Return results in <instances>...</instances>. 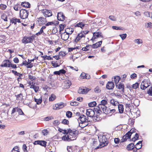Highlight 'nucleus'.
<instances>
[{
  "label": "nucleus",
  "instance_id": "nucleus-44",
  "mask_svg": "<svg viewBox=\"0 0 152 152\" xmlns=\"http://www.w3.org/2000/svg\"><path fill=\"white\" fill-rule=\"evenodd\" d=\"M66 115L67 117L71 118L72 117V113L70 111H68L66 112Z\"/></svg>",
  "mask_w": 152,
  "mask_h": 152
},
{
  "label": "nucleus",
  "instance_id": "nucleus-39",
  "mask_svg": "<svg viewBox=\"0 0 152 152\" xmlns=\"http://www.w3.org/2000/svg\"><path fill=\"white\" fill-rule=\"evenodd\" d=\"M56 98L55 95L53 94H52L51 96L49 98V101H52L54 100Z\"/></svg>",
  "mask_w": 152,
  "mask_h": 152
},
{
  "label": "nucleus",
  "instance_id": "nucleus-59",
  "mask_svg": "<svg viewBox=\"0 0 152 152\" xmlns=\"http://www.w3.org/2000/svg\"><path fill=\"white\" fill-rule=\"evenodd\" d=\"M147 93L150 96H152V88L151 87L147 92Z\"/></svg>",
  "mask_w": 152,
  "mask_h": 152
},
{
  "label": "nucleus",
  "instance_id": "nucleus-62",
  "mask_svg": "<svg viewBox=\"0 0 152 152\" xmlns=\"http://www.w3.org/2000/svg\"><path fill=\"white\" fill-rule=\"evenodd\" d=\"M53 124L55 126H58L60 124V122L59 121H58L56 120L54 121L53 122Z\"/></svg>",
  "mask_w": 152,
  "mask_h": 152
},
{
  "label": "nucleus",
  "instance_id": "nucleus-8",
  "mask_svg": "<svg viewBox=\"0 0 152 152\" xmlns=\"http://www.w3.org/2000/svg\"><path fill=\"white\" fill-rule=\"evenodd\" d=\"M99 37H101L102 38L103 37V36L101 32H94L93 34V37L91 40H92L93 42H94L93 41L95 39L98 38Z\"/></svg>",
  "mask_w": 152,
  "mask_h": 152
},
{
  "label": "nucleus",
  "instance_id": "nucleus-2",
  "mask_svg": "<svg viewBox=\"0 0 152 152\" xmlns=\"http://www.w3.org/2000/svg\"><path fill=\"white\" fill-rule=\"evenodd\" d=\"M99 142L100 143V146H97L95 148V149H98L99 148L100 146H102V147L106 145H107L108 142L107 139L106 138L105 135H99L98 137Z\"/></svg>",
  "mask_w": 152,
  "mask_h": 152
},
{
  "label": "nucleus",
  "instance_id": "nucleus-37",
  "mask_svg": "<svg viewBox=\"0 0 152 152\" xmlns=\"http://www.w3.org/2000/svg\"><path fill=\"white\" fill-rule=\"evenodd\" d=\"M30 88H33L35 92H37L38 90L39 87L38 86H36L34 85H31Z\"/></svg>",
  "mask_w": 152,
  "mask_h": 152
},
{
  "label": "nucleus",
  "instance_id": "nucleus-35",
  "mask_svg": "<svg viewBox=\"0 0 152 152\" xmlns=\"http://www.w3.org/2000/svg\"><path fill=\"white\" fill-rule=\"evenodd\" d=\"M84 24L81 22L77 23L75 26V27H80L81 28H82L84 26Z\"/></svg>",
  "mask_w": 152,
  "mask_h": 152
},
{
  "label": "nucleus",
  "instance_id": "nucleus-43",
  "mask_svg": "<svg viewBox=\"0 0 152 152\" xmlns=\"http://www.w3.org/2000/svg\"><path fill=\"white\" fill-rule=\"evenodd\" d=\"M134 41L137 44L139 45L142 43V41L141 39H137L134 40Z\"/></svg>",
  "mask_w": 152,
  "mask_h": 152
},
{
  "label": "nucleus",
  "instance_id": "nucleus-14",
  "mask_svg": "<svg viewBox=\"0 0 152 152\" xmlns=\"http://www.w3.org/2000/svg\"><path fill=\"white\" fill-rule=\"evenodd\" d=\"M47 142L43 140H38L34 142V145H41L44 146V147H45L46 146Z\"/></svg>",
  "mask_w": 152,
  "mask_h": 152
},
{
  "label": "nucleus",
  "instance_id": "nucleus-4",
  "mask_svg": "<svg viewBox=\"0 0 152 152\" xmlns=\"http://www.w3.org/2000/svg\"><path fill=\"white\" fill-rule=\"evenodd\" d=\"M35 37V36L34 35L29 37L25 36L23 37L22 40V42L25 44L27 43H32Z\"/></svg>",
  "mask_w": 152,
  "mask_h": 152
},
{
  "label": "nucleus",
  "instance_id": "nucleus-40",
  "mask_svg": "<svg viewBox=\"0 0 152 152\" xmlns=\"http://www.w3.org/2000/svg\"><path fill=\"white\" fill-rule=\"evenodd\" d=\"M96 104V103L95 101H93L90 102L88 103V106L89 107H93Z\"/></svg>",
  "mask_w": 152,
  "mask_h": 152
},
{
  "label": "nucleus",
  "instance_id": "nucleus-24",
  "mask_svg": "<svg viewBox=\"0 0 152 152\" xmlns=\"http://www.w3.org/2000/svg\"><path fill=\"white\" fill-rule=\"evenodd\" d=\"M64 86L66 87V88H68L71 85L72 83L71 81L69 80H66L64 82Z\"/></svg>",
  "mask_w": 152,
  "mask_h": 152
},
{
  "label": "nucleus",
  "instance_id": "nucleus-6",
  "mask_svg": "<svg viewBox=\"0 0 152 152\" xmlns=\"http://www.w3.org/2000/svg\"><path fill=\"white\" fill-rule=\"evenodd\" d=\"M28 12L25 9H21L20 12V16L22 19L26 18L28 16Z\"/></svg>",
  "mask_w": 152,
  "mask_h": 152
},
{
  "label": "nucleus",
  "instance_id": "nucleus-34",
  "mask_svg": "<svg viewBox=\"0 0 152 152\" xmlns=\"http://www.w3.org/2000/svg\"><path fill=\"white\" fill-rule=\"evenodd\" d=\"M15 96L16 97V99L18 100H22L23 99V95L21 93L15 95Z\"/></svg>",
  "mask_w": 152,
  "mask_h": 152
},
{
  "label": "nucleus",
  "instance_id": "nucleus-3",
  "mask_svg": "<svg viewBox=\"0 0 152 152\" xmlns=\"http://www.w3.org/2000/svg\"><path fill=\"white\" fill-rule=\"evenodd\" d=\"M136 132L135 129L134 128L132 129L129 131L124 136L121 140V142H125L128 139L131 138L132 134Z\"/></svg>",
  "mask_w": 152,
  "mask_h": 152
},
{
  "label": "nucleus",
  "instance_id": "nucleus-53",
  "mask_svg": "<svg viewBox=\"0 0 152 152\" xmlns=\"http://www.w3.org/2000/svg\"><path fill=\"white\" fill-rule=\"evenodd\" d=\"M26 65H28L27 66V68H31L33 67L32 64L31 63V62L30 61V62H28L26 64Z\"/></svg>",
  "mask_w": 152,
  "mask_h": 152
},
{
  "label": "nucleus",
  "instance_id": "nucleus-18",
  "mask_svg": "<svg viewBox=\"0 0 152 152\" xmlns=\"http://www.w3.org/2000/svg\"><path fill=\"white\" fill-rule=\"evenodd\" d=\"M65 16L61 12H59L57 15V18L58 20L63 21L64 19Z\"/></svg>",
  "mask_w": 152,
  "mask_h": 152
},
{
  "label": "nucleus",
  "instance_id": "nucleus-60",
  "mask_svg": "<svg viewBox=\"0 0 152 152\" xmlns=\"http://www.w3.org/2000/svg\"><path fill=\"white\" fill-rule=\"evenodd\" d=\"M58 104H56L55 105H53V110H58Z\"/></svg>",
  "mask_w": 152,
  "mask_h": 152
},
{
  "label": "nucleus",
  "instance_id": "nucleus-25",
  "mask_svg": "<svg viewBox=\"0 0 152 152\" xmlns=\"http://www.w3.org/2000/svg\"><path fill=\"white\" fill-rule=\"evenodd\" d=\"M21 6L23 7L29 8L30 7V4L27 2H22L21 4Z\"/></svg>",
  "mask_w": 152,
  "mask_h": 152
},
{
  "label": "nucleus",
  "instance_id": "nucleus-48",
  "mask_svg": "<svg viewBox=\"0 0 152 152\" xmlns=\"http://www.w3.org/2000/svg\"><path fill=\"white\" fill-rule=\"evenodd\" d=\"M148 82L146 80L143 81L142 82V83H143V84L145 85V87H146V88L149 86L150 83H149L148 84Z\"/></svg>",
  "mask_w": 152,
  "mask_h": 152
},
{
  "label": "nucleus",
  "instance_id": "nucleus-57",
  "mask_svg": "<svg viewBox=\"0 0 152 152\" xmlns=\"http://www.w3.org/2000/svg\"><path fill=\"white\" fill-rule=\"evenodd\" d=\"M20 5L18 4H16L13 7L14 9L16 11H18V8L19 7H20Z\"/></svg>",
  "mask_w": 152,
  "mask_h": 152
},
{
  "label": "nucleus",
  "instance_id": "nucleus-32",
  "mask_svg": "<svg viewBox=\"0 0 152 152\" xmlns=\"http://www.w3.org/2000/svg\"><path fill=\"white\" fill-rule=\"evenodd\" d=\"M74 31V28H67V34L69 35V34H72Z\"/></svg>",
  "mask_w": 152,
  "mask_h": 152
},
{
  "label": "nucleus",
  "instance_id": "nucleus-58",
  "mask_svg": "<svg viewBox=\"0 0 152 152\" xmlns=\"http://www.w3.org/2000/svg\"><path fill=\"white\" fill-rule=\"evenodd\" d=\"M61 123L63 124L67 125L68 124H69V122L67 120H66V119H64L63 120V121H62Z\"/></svg>",
  "mask_w": 152,
  "mask_h": 152
},
{
  "label": "nucleus",
  "instance_id": "nucleus-30",
  "mask_svg": "<svg viewBox=\"0 0 152 152\" xmlns=\"http://www.w3.org/2000/svg\"><path fill=\"white\" fill-rule=\"evenodd\" d=\"M1 18L4 21L7 22V16L5 13H3L2 14L1 16Z\"/></svg>",
  "mask_w": 152,
  "mask_h": 152
},
{
  "label": "nucleus",
  "instance_id": "nucleus-26",
  "mask_svg": "<svg viewBox=\"0 0 152 152\" xmlns=\"http://www.w3.org/2000/svg\"><path fill=\"white\" fill-rule=\"evenodd\" d=\"M134 144L133 143H132L129 144L127 146L126 149L128 151L132 150L134 148Z\"/></svg>",
  "mask_w": 152,
  "mask_h": 152
},
{
  "label": "nucleus",
  "instance_id": "nucleus-19",
  "mask_svg": "<svg viewBox=\"0 0 152 152\" xmlns=\"http://www.w3.org/2000/svg\"><path fill=\"white\" fill-rule=\"evenodd\" d=\"M116 87L118 89H119L123 92L124 91V85L123 84L121 83H119V84H115Z\"/></svg>",
  "mask_w": 152,
  "mask_h": 152
},
{
  "label": "nucleus",
  "instance_id": "nucleus-29",
  "mask_svg": "<svg viewBox=\"0 0 152 152\" xmlns=\"http://www.w3.org/2000/svg\"><path fill=\"white\" fill-rule=\"evenodd\" d=\"M142 141H139L135 145V148L137 149H139L142 147Z\"/></svg>",
  "mask_w": 152,
  "mask_h": 152
},
{
  "label": "nucleus",
  "instance_id": "nucleus-23",
  "mask_svg": "<svg viewBox=\"0 0 152 152\" xmlns=\"http://www.w3.org/2000/svg\"><path fill=\"white\" fill-rule=\"evenodd\" d=\"M119 112L120 113H123L124 110V106L122 104H118V105Z\"/></svg>",
  "mask_w": 152,
  "mask_h": 152
},
{
  "label": "nucleus",
  "instance_id": "nucleus-31",
  "mask_svg": "<svg viewBox=\"0 0 152 152\" xmlns=\"http://www.w3.org/2000/svg\"><path fill=\"white\" fill-rule=\"evenodd\" d=\"M110 103L112 105L114 106H118L119 104L118 102L115 101L114 99H111L110 100Z\"/></svg>",
  "mask_w": 152,
  "mask_h": 152
},
{
  "label": "nucleus",
  "instance_id": "nucleus-61",
  "mask_svg": "<svg viewBox=\"0 0 152 152\" xmlns=\"http://www.w3.org/2000/svg\"><path fill=\"white\" fill-rule=\"evenodd\" d=\"M55 24V22H48L45 24V26H48L50 25H52Z\"/></svg>",
  "mask_w": 152,
  "mask_h": 152
},
{
  "label": "nucleus",
  "instance_id": "nucleus-33",
  "mask_svg": "<svg viewBox=\"0 0 152 152\" xmlns=\"http://www.w3.org/2000/svg\"><path fill=\"white\" fill-rule=\"evenodd\" d=\"M66 27V25L65 24H60L59 25V27L60 28L59 33L60 34H61V31L63 30L64 28Z\"/></svg>",
  "mask_w": 152,
  "mask_h": 152
},
{
  "label": "nucleus",
  "instance_id": "nucleus-9",
  "mask_svg": "<svg viewBox=\"0 0 152 152\" xmlns=\"http://www.w3.org/2000/svg\"><path fill=\"white\" fill-rule=\"evenodd\" d=\"M41 12L46 17H49L52 15L51 11L46 9L42 10Z\"/></svg>",
  "mask_w": 152,
  "mask_h": 152
},
{
  "label": "nucleus",
  "instance_id": "nucleus-16",
  "mask_svg": "<svg viewBox=\"0 0 152 152\" xmlns=\"http://www.w3.org/2000/svg\"><path fill=\"white\" fill-rule=\"evenodd\" d=\"M85 35H83V33H81L78 34L77 35L76 38L75 39V40L74 42L75 43H77V42L79 41L81 38L83 37H85Z\"/></svg>",
  "mask_w": 152,
  "mask_h": 152
},
{
  "label": "nucleus",
  "instance_id": "nucleus-1",
  "mask_svg": "<svg viewBox=\"0 0 152 152\" xmlns=\"http://www.w3.org/2000/svg\"><path fill=\"white\" fill-rule=\"evenodd\" d=\"M68 133H67L62 137V140L65 141H70L75 140L78 135V131L77 130H72L71 129L68 130Z\"/></svg>",
  "mask_w": 152,
  "mask_h": 152
},
{
  "label": "nucleus",
  "instance_id": "nucleus-51",
  "mask_svg": "<svg viewBox=\"0 0 152 152\" xmlns=\"http://www.w3.org/2000/svg\"><path fill=\"white\" fill-rule=\"evenodd\" d=\"M119 36H120L121 37V39L122 40H124L126 37L127 34H120Z\"/></svg>",
  "mask_w": 152,
  "mask_h": 152
},
{
  "label": "nucleus",
  "instance_id": "nucleus-12",
  "mask_svg": "<svg viewBox=\"0 0 152 152\" xmlns=\"http://www.w3.org/2000/svg\"><path fill=\"white\" fill-rule=\"evenodd\" d=\"M78 119L82 122V124L85 123H87L88 120L86 119V117L84 115H80Z\"/></svg>",
  "mask_w": 152,
  "mask_h": 152
},
{
  "label": "nucleus",
  "instance_id": "nucleus-47",
  "mask_svg": "<svg viewBox=\"0 0 152 152\" xmlns=\"http://www.w3.org/2000/svg\"><path fill=\"white\" fill-rule=\"evenodd\" d=\"M58 110L61 109L63 108L64 105V104L63 102H61V103H58Z\"/></svg>",
  "mask_w": 152,
  "mask_h": 152
},
{
  "label": "nucleus",
  "instance_id": "nucleus-54",
  "mask_svg": "<svg viewBox=\"0 0 152 152\" xmlns=\"http://www.w3.org/2000/svg\"><path fill=\"white\" fill-rule=\"evenodd\" d=\"M107 102L105 99L102 100L101 102V103L99 104L105 105L107 104Z\"/></svg>",
  "mask_w": 152,
  "mask_h": 152
},
{
  "label": "nucleus",
  "instance_id": "nucleus-38",
  "mask_svg": "<svg viewBox=\"0 0 152 152\" xmlns=\"http://www.w3.org/2000/svg\"><path fill=\"white\" fill-rule=\"evenodd\" d=\"M34 101L36 102L37 103V104H41L42 101V98H39V99H37L36 98H34Z\"/></svg>",
  "mask_w": 152,
  "mask_h": 152
},
{
  "label": "nucleus",
  "instance_id": "nucleus-7",
  "mask_svg": "<svg viewBox=\"0 0 152 152\" xmlns=\"http://www.w3.org/2000/svg\"><path fill=\"white\" fill-rule=\"evenodd\" d=\"M17 112L18 114L20 115H24V113L18 107H15L13 108L11 113L13 117L14 118H15V113Z\"/></svg>",
  "mask_w": 152,
  "mask_h": 152
},
{
  "label": "nucleus",
  "instance_id": "nucleus-64",
  "mask_svg": "<svg viewBox=\"0 0 152 152\" xmlns=\"http://www.w3.org/2000/svg\"><path fill=\"white\" fill-rule=\"evenodd\" d=\"M130 77L132 79H135L137 77V75L134 73L132 74L131 75Z\"/></svg>",
  "mask_w": 152,
  "mask_h": 152
},
{
  "label": "nucleus",
  "instance_id": "nucleus-52",
  "mask_svg": "<svg viewBox=\"0 0 152 152\" xmlns=\"http://www.w3.org/2000/svg\"><path fill=\"white\" fill-rule=\"evenodd\" d=\"M79 103L77 102H76L74 101L73 102H71L70 103V104L71 106H76L78 105Z\"/></svg>",
  "mask_w": 152,
  "mask_h": 152
},
{
  "label": "nucleus",
  "instance_id": "nucleus-49",
  "mask_svg": "<svg viewBox=\"0 0 152 152\" xmlns=\"http://www.w3.org/2000/svg\"><path fill=\"white\" fill-rule=\"evenodd\" d=\"M80 123H79V126L81 128H84L88 125V122L83 124H82V122H80Z\"/></svg>",
  "mask_w": 152,
  "mask_h": 152
},
{
  "label": "nucleus",
  "instance_id": "nucleus-27",
  "mask_svg": "<svg viewBox=\"0 0 152 152\" xmlns=\"http://www.w3.org/2000/svg\"><path fill=\"white\" fill-rule=\"evenodd\" d=\"M10 22L12 23H14L15 24L16 22L20 23V21L19 19L13 18L10 20Z\"/></svg>",
  "mask_w": 152,
  "mask_h": 152
},
{
  "label": "nucleus",
  "instance_id": "nucleus-20",
  "mask_svg": "<svg viewBox=\"0 0 152 152\" xmlns=\"http://www.w3.org/2000/svg\"><path fill=\"white\" fill-rule=\"evenodd\" d=\"M102 42V41L97 42L96 43L93 44L91 45L92 48H93L95 49L99 47L101 45Z\"/></svg>",
  "mask_w": 152,
  "mask_h": 152
},
{
  "label": "nucleus",
  "instance_id": "nucleus-63",
  "mask_svg": "<svg viewBox=\"0 0 152 152\" xmlns=\"http://www.w3.org/2000/svg\"><path fill=\"white\" fill-rule=\"evenodd\" d=\"M43 33V30L41 28L39 31L38 32L36 33V34L37 36H39L42 34Z\"/></svg>",
  "mask_w": 152,
  "mask_h": 152
},
{
  "label": "nucleus",
  "instance_id": "nucleus-10",
  "mask_svg": "<svg viewBox=\"0 0 152 152\" xmlns=\"http://www.w3.org/2000/svg\"><path fill=\"white\" fill-rule=\"evenodd\" d=\"M97 108L102 111H103L104 113L107 114L108 113V111L107 110V107L105 106V105L99 104Z\"/></svg>",
  "mask_w": 152,
  "mask_h": 152
},
{
  "label": "nucleus",
  "instance_id": "nucleus-13",
  "mask_svg": "<svg viewBox=\"0 0 152 152\" xmlns=\"http://www.w3.org/2000/svg\"><path fill=\"white\" fill-rule=\"evenodd\" d=\"M10 64L11 62L9 60H5L3 61L2 64L1 65V67H9L10 65Z\"/></svg>",
  "mask_w": 152,
  "mask_h": 152
},
{
  "label": "nucleus",
  "instance_id": "nucleus-36",
  "mask_svg": "<svg viewBox=\"0 0 152 152\" xmlns=\"http://www.w3.org/2000/svg\"><path fill=\"white\" fill-rule=\"evenodd\" d=\"M138 138L139 135L138 134H137V133H136L135 134V136L132 138L131 141L134 142L137 140L138 139Z\"/></svg>",
  "mask_w": 152,
  "mask_h": 152
},
{
  "label": "nucleus",
  "instance_id": "nucleus-21",
  "mask_svg": "<svg viewBox=\"0 0 152 152\" xmlns=\"http://www.w3.org/2000/svg\"><path fill=\"white\" fill-rule=\"evenodd\" d=\"M61 38L64 41L67 40L69 37V35L67 34H65L64 33H61Z\"/></svg>",
  "mask_w": 152,
  "mask_h": 152
},
{
  "label": "nucleus",
  "instance_id": "nucleus-41",
  "mask_svg": "<svg viewBox=\"0 0 152 152\" xmlns=\"http://www.w3.org/2000/svg\"><path fill=\"white\" fill-rule=\"evenodd\" d=\"M139 86V84L138 83H136L135 84H133L132 87H130V88H132L134 89H136L137 88H138Z\"/></svg>",
  "mask_w": 152,
  "mask_h": 152
},
{
  "label": "nucleus",
  "instance_id": "nucleus-15",
  "mask_svg": "<svg viewBox=\"0 0 152 152\" xmlns=\"http://www.w3.org/2000/svg\"><path fill=\"white\" fill-rule=\"evenodd\" d=\"M114 84L113 82H109L106 85V87L108 90L112 89L114 87Z\"/></svg>",
  "mask_w": 152,
  "mask_h": 152
},
{
  "label": "nucleus",
  "instance_id": "nucleus-17",
  "mask_svg": "<svg viewBox=\"0 0 152 152\" xmlns=\"http://www.w3.org/2000/svg\"><path fill=\"white\" fill-rule=\"evenodd\" d=\"M37 20L39 23L42 24H45L47 21L45 18L42 17L37 18Z\"/></svg>",
  "mask_w": 152,
  "mask_h": 152
},
{
  "label": "nucleus",
  "instance_id": "nucleus-22",
  "mask_svg": "<svg viewBox=\"0 0 152 152\" xmlns=\"http://www.w3.org/2000/svg\"><path fill=\"white\" fill-rule=\"evenodd\" d=\"M80 77L83 79H88L90 78V76L89 75L83 72L81 73Z\"/></svg>",
  "mask_w": 152,
  "mask_h": 152
},
{
  "label": "nucleus",
  "instance_id": "nucleus-11",
  "mask_svg": "<svg viewBox=\"0 0 152 152\" xmlns=\"http://www.w3.org/2000/svg\"><path fill=\"white\" fill-rule=\"evenodd\" d=\"M89 90L88 88H80L78 90V92L80 94H87Z\"/></svg>",
  "mask_w": 152,
  "mask_h": 152
},
{
  "label": "nucleus",
  "instance_id": "nucleus-50",
  "mask_svg": "<svg viewBox=\"0 0 152 152\" xmlns=\"http://www.w3.org/2000/svg\"><path fill=\"white\" fill-rule=\"evenodd\" d=\"M42 134L44 135L45 136V135H47L48 134V131L47 130V129H44L42 130Z\"/></svg>",
  "mask_w": 152,
  "mask_h": 152
},
{
  "label": "nucleus",
  "instance_id": "nucleus-56",
  "mask_svg": "<svg viewBox=\"0 0 152 152\" xmlns=\"http://www.w3.org/2000/svg\"><path fill=\"white\" fill-rule=\"evenodd\" d=\"M109 19L115 21L116 20V18L113 15H110L109 17Z\"/></svg>",
  "mask_w": 152,
  "mask_h": 152
},
{
  "label": "nucleus",
  "instance_id": "nucleus-45",
  "mask_svg": "<svg viewBox=\"0 0 152 152\" xmlns=\"http://www.w3.org/2000/svg\"><path fill=\"white\" fill-rule=\"evenodd\" d=\"M57 62V61H56V62H55L54 61H52L51 62V63L53 66L55 67H56L59 66V65H58Z\"/></svg>",
  "mask_w": 152,
  "mask_h": 152
},
{
  "label": "nucleus",
  "instance_id": "nucleus-46",
  "mask_svg": "<svg viewBox=\"0 0 152 152\" xmlns=\"http://www.w3.org/2000/svg\"><path fill=\"white\" fill-rule=\"evenodd\" d=\"M7 7V6L5 4H0V9L2 10H5Z\"/></svg>",
  "mask_w": 152,
  "mask_h": 152
},
{
  "label": "nucleus",
  "instance_id": "nucleus-28",
  "mask_svg": "<svg viewBox=\"0 0 152 152\" xmlns=\"http://www.w3.org/2000/svg\"><path fill=\"white\" fill-rule=\"evenodd\" d=\"M120 78H121L119 76H116L114 77V78L113 79V80H112L115 82V84H117L118 83Z\"/></svg>",
  "mask_w": 152,
  "mask_h": 152
},
{
  "label": "nucleus",
  "instance_id": "nucleus-42",
  "mask_svg": "<svg viewBox=\"0 0 152 152\" xmlns=\"http://www.w3.org/2000/svg\"><path fill=\"white\" fill-rule=\"evenodd\" d=\"M90 46H91V45H88L85 47L82 48V50L85 51H88L89 50Z\"/></svg>",
  "mask_w": 152,
  "mask_h": 152
},
{
  "label": "nucleus",
  "instance_id": "nucleus-5",
  "mask_svg": "<svg viewBox=\"0 0 152 152\" xmlns=\"http://www.w3.org/2000/svg\"><path fill=\"white\" fill-rule=\"evenodd\" d=\"M94 112L93 110L89 109L86 110V115H87L89 117H92L94 121H98L99 120L97 119V117L94 116Z\"/></svg>",
  "mask_w": 152,
  "mask_h": 152
},
{
  "label": "nucleus",
  "instance_id": "nucleus-55",
  "mask_svg": "<svg viewBox=\"0 0 152 152\" xmlns=\"http://www.w3.org/2000/svg\"><path fill=\"white\" fill-rule=\"evenodd\" d=\"M152 25V23L151 22H149L146 23L145 24V26L147 28H151Z\"/></svg>",
  "mask_w": 152,
  "mask_h": 152
}]
</instances>
